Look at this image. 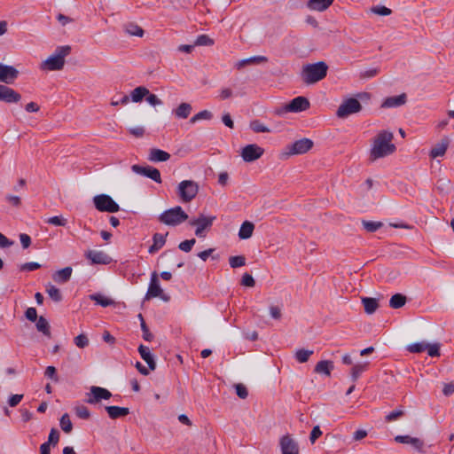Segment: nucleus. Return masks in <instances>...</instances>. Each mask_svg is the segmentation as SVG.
<instances>
[{
    "instance_id": "obj_1",
    "label": "nucleus",
    "mask_w": 454,
    "mask_h": 454,
    "mask_svg": "<svg viewBox=\"0 0 454 454\" xmlns=\"http://www.w3.org/2000/svg\"><path fill=\"white\" fill-rule=\"evenodd\" d=\"M394 134L388 130L380 131L373 138L370 150V160L374 161L394 153L396 146L393 144Z\"/></svg>"
},
{
    "instance_id": "obj_2",
    "label": "nucleus",
    "mask_w": 454,
    "mask_h": 454,
    "mask_svg": "<svg viewBox=\"0 0 454 454\" xmlns=\"http://www.w3.org/2000/svg\"><path fill=\"white\" fill-rule=\"evenodd\" d=\"M328 66L324 61L303 66L301 78L304 83L313 84L323 80L327 74Z\"/></svg>"
},
{
    "instance_id": "obj_3",
    "label": "nucleus",
    "mask_w": 454,
    "mask_h": 454,
    "mask_svg": "<svg viewBox=\"0 0 454 454\" xmlns=\"http://www.w3.org/2000/svg\"><path fill=\"white\" fill-rule=\"evenodd\" d=\"M71 52L69 45L57 47L55 53L44 60L41 66L42 69L50 71L61 70L65 65V58Z\"/></svg>"
},
{
    "instance_id": "obj_4",
    "label": "nucleus",
    "mask_w": 454,
    "mask_h": 454,
    "mask_svg": "<svg viewBox=\"0 0 454 454\" xmlns=\"http://www.w3.org/2000/svg\"><path fill=\"white\" fill-rule=\"evenodd\" d=\"M188 219V215L180 206L165 210L159 215V221L168 226H177Z\"/></svg>"
},
{
    "instance_id": "obj_5",
    "label": "nucleus",
    "mask_w": 454,
    "mask_h": 454,
    "mask_svg": "<svg viewBox=\"0 0 454 454\" xmlns=\"http://www.w3.org/2000/svg\"><path fill=\"white\" fill-rule=\"evenodd\" d=\"M199 192V184L192 180H184L178 184L177 195L184 202L192 201Z\"/></svg>"
},
{
    "instance_id": "obj_6",
    "label": "nucleus",
    "mask_w": 454,
    "mask_h": 454,
    "mask_svg": "<svg viewBox=\"0 0 454 454\" xmlns=\"http://www.w3.org/2000/svg\"><path fill=\"white\" fill-rule=\"evenodd\" d=\"M93 203L100 212L115 213L120 210L119 205L107 194L96 195L93 198Z\"/></svg>"
},
{
    "instance_id": "obj_7",
    "label": "nucleus",
    "mask_w": 454,
    "mask_h": 454,
    "mask_svg": "<svg viewBox=\"0 0 454 454\" xmlns=\"http://www.w3.org/2000/svg\"><path fill=\"white\" fill-rule=\"evenodd\" d=\"M309 106L310 103L309 99L305 97L299 96L292 99L282 109L277 110L276 113L278 114L285 113H300L308 110Z\"/></svg>"
},
{
    "instance_id": "obj_8",
    "label": "nucleus",
    "mask_w": 454,
    "mask_h": 454,
    "mask_svg": "<svg viewBox=\"0 0 454 454\" xmlns=\"http://www.w3.org/2000/svg\"><path fill=\"white\" fill-rule=\"evenodd\" d=\"M362 110V105L354 98L344 100L337 109L336 115L339 118H347L350 114L359 113Z\"/></svg>"
},
{
    "instance_id": "obj_9",
    "label": "nucleus",
    "mask_w": 454,
    "mask_h": 454,
    "mask_svg": "<svg viewBox=\"0 0 454 454\" xmlns=\"http://www.w3.org/2000/svg\"><path fill=\"white\" fill-rule=\"evenodd\" d=\"M155 297H160V299H162L164 301H168L169 300V296L163 294V291L160 286L158 274L154 271L151 276L149 287L145 294V300H150Z\"/></svg>"
},
{
    "instance_id": "obj_10",
    "label": "nucleus",
    "mask_w": 454,
    "mask_h": 454,
    "mask_svg": "<svg viewBox=\"0 0 454 454\" xmlns=\"http://www.w3.org/2000/svg\"><path fill=\"white\" fill-rule=\"evenodd\" d=\"M313 147V141L309 138H301L296 140L286 146L287 155L302 154L309 152Z\"/></svg>"
},
{
    "instance_id": "obj_11",
    "label": "nucleus",
    "mask_w": 454,
    "mask_h": 454,
    "mask_svg": "<svg viewBox=\"0 0 454 454\" xmlns=\"http://www.w3.org/2000/svg\"><path fill=\"white\" fill-rule=\"evenodd\" d=\"M264 149L255 144H250L242 148L241 157L246 162H253L261 158Z\"/></svg>"
},
{
    "instance_id": "obj_12",
    "label": "nucleus",
    "mask_w": 454,
    "mask_h": 454,
    "mask_svg": "<svg viewBox=\"0 0 454 454\" xmlns=\"http://www.w3.org/2000/svg\"><path fill=\"white\" fill-rule=\"evenodd\" d=\"M86 402L90 404L99 403L101 400H108L112 396V393L106 388L92 386L90 387V394H87Z\"/></svg>"
},
{
    "instance_id": "obj_13",
    "label": "nucleus",
    "mask_w": 454,
    "mask_h": 454,
    "mask_svg": "<svg viewBox=\"0 0 454 454\" xmlns=\"http://www.w3.org/2000/svg\"><path fill=\"white\" fill-rule=\"evenodd\" d=\"M131 170L141 176H145L154 182L160 184L161 183V177H160V172L156 168L151 167V166H140V165H132Z\"/></svg>"
},
{
    "instance_id": "obj_14",
    "label": "nucleus",
    "mask_w": 454,
    "mask_h": 454,
    "mask_svg": "<svg viewBox=\"0 0 454 454\" xmlns=\"http://www.w3.org/2000/svg\"><path fill=\"white\" fill-rule=\"evenodd\" d=\"M215 216H205L200 215L198 218L190 221L191 226H196L195 235L198 237H204L203 231L212 226Z\"/></svg>"
},
{
    "instance_id": "obj_15",
    "label": "nucleus",
    "mask_w": 454,
    "mask_h": 454,
    "mask_svg": "<svg viewBox=\"0 0 454 454\" xmlns=\"http://www.w3.org/2000/svg\"><path fill=\"white\" fill-rule=\"evenodd\" d=\"M279 445L281 454H299L300 448L297 441L290 434H286L280 438Z\"/></svg>"
},
{
    "instance_id": "obj_16",
    "label": "nucleus",
    "mask_w": 454,
    "mask_h": 454,
    "mask_svg": "<svg viewBox=\"0 0 454 454\" xmlns=\"http://www.w3.org/2000/svg\"><path fill=\"white\" fill-rule=\"evenodd\" d=\"M19 71L12 66L0 63V82L5 84H12L18 78Z\"/></svg>"
},
{
    "instance_id": "obj_17",
    "label": "nucleus",
    "mask_w": 454,
    "mask_h": 454,
    "mask_svg": "<svg viewBox=\"0 0 454 454\" xmlns=\"http://www.w3.org/2000/svg\"><path fill=\"white\" fill-rule=\"evenodd\" d=\"M21 99V95L13 89L0 84V101L7 104L18 103Z\"/></svg>"
},
{
    "instance_id": "obj_18",
    "label": "nucleus",
    "mask_w": 454,
    "mask_h": 454,
    "mask_svg": "<svg viewBox=\"0 0 454 454\" xmlns=\"http://www.w3.org/2000/svg\"><path fill=\"white\" fill-rule=\"evenodd\" d=\"M85 256L92 264H108L111 262L110 256L102 251L88 250Z\"/></svg>"
},
{
    "instance_id": "obj_19",
    "label": "nucleus",
    "mask_w": 454,
    "mask_h": 454,
    "mask_svg": "<svg viewBox=\"0 0 454 454\" xmlns=\"http://www.w3.org/2000/svg\"><path fill=\"white\" fill-rule=\"evenodd\" d=\"M407 101V96L405 93H402L398 96H393L387 98L382 105L381 107L383 108H391V107H398L403 105H404Z\"/></svg>"
},
{
    "instance_id": "obj_20",
    "label": "nucleus",
    "mask_w": 454,
    "mask_h": 454,
    "mask_svg": "<svg viewBox=\"0 0 454 454\" xmlns=\"http://www.w3.org/2000/svg\"><path fill=\"white\" fill-rule=\"evenodd\" d=\"M395 441L399 443L411 444L417 450H421L424 446L422 440L410 435H397L395 437Z\"/></svg>"
},
{
    "instance_id": "obj_21",
    "label": "nucleus",
    "mask_w": 454,
    "mask_h": 454,
    "mask_svg": "<svg viewBox=\"0 0 454 454\" xmlns=\"http://www.w3.org/2000/svg\"><path fill=\"white\" fill-rule=\"evenodd\" d=\"M449 138L444 137L441 140L440 143L436 144L430 151V157L432 159H435L437 157L443 156L449 146Z\"/></svg>"
},
{
    "instance_id": "obj_22",
    "label": "nucleus",
    "mask_w": 454,
    "mask_h": 454,
    "mask_svg": "<svg viewBox=\"0 0 454 454\" xmlns=\"http://www.w3.org/2000/svg\"><path fill=\"white\" fill-rule=\"evenodd\" d=\"M168 234V232L164 235L160 233H155L153 236V245L149 247V254H155L164 247Z\"/></svg>"
},
{
    "instance_id": "obj_23",
    "label": "nucleus",
    "mask_w": 454,
    "mask_h": 454,
    "mask_svg": "<svg viewBox=\"0 0 454 454\" xmlns=\"http://www.w3.org/2000/svg\"><path fill=\"white\" fill-rule=\"evenodd\" d=\"M138 352L143 360L148 364L149 369L154 371L156 368V363L150 352L149 348L141 344L138 347Z\"/></svg>"
},
{
    "instance_id": "obj_24",
    "label": "nucleus",
    "mask_w": 454,
    "mask_h": 454,
    "mask_svg": "<svg viewBox=\"0 0 454 454\" xmlns=\"http://www.w3.org/2000/svg\"><path fill=\"white\" fill-rule=\"evenodd\" d=\"M106 411L112 419H116L129 414V409L127 407L106 406Z\"/></svg>"
},
{
    "instance_id": "obj_25",
    "label": "nucleus",
    "mask_w": 454,
    "mask_h": 454,
    "mask_svg": "<svg viewBox=\"0 0 454 454\" xmlns=\"http://www.w3.org/2000/svg\"><path fill=\"white\" fill-rule=\"evenodd\" d=\"M170 159V154L163 150L153 148L150 150L148 160L153 162L167 161Z\"/></svg>"
},
{
    "instance_id": "obj_26",
    "label": "nucleus",
    "mask_w": 454,
    "mask_h": 454,
    "mask_svg": "<svg viewBox=\"0 0 454 454\" xmlns=\"http://www.w3.org/2000/svg\"><path fill=\"white\" fill-rule=\"evenodd\" d=\"M334 0H309L307 6L309 9L317 12H324L332 5Z\"/></svg>"
},
{
    "instance_id": "obj_27",
    "label": "nucleus",
    "mask_w": 454,
    "mask_h": 454,
    "mask_svg": "<svg viewBox=\"0 0 454 454\" xmlns=\"http://www.w3.org/2000/svg\"><path fill=\"white\" fill-rule=\"evenodd\" d=\"M268 61V58L265 56H254L248 59H241L235 64L237 69L240 70L247 65H255L260 63H265Z\"/></svg>"
},
{
    "instance_id": "obj_28",
    "label": "nucleus",
    "mask_w": 454,
    "mask_h": 454,
    "mask_svg": "<svg viewBox=\"0 0 454 454\" xmlns=\"http://www.w3.org/2000/svg\"><path fill=\"white\" fill-rule=\"evenodd\" d=\"M333 363L330 360H322L319 361L315 368L314 372L318 374H325L326 376L331 375V372L333 370Z\"/></svg>"
},
{
    "instance_id": "obj_29",
    "label": "nucleus",
    "mask_w": 454,
    "mask_h": 454,
    "mask_svg": "<svg viewBox=\"0 0 454 454\" xmlns=\"http://www.w3.org/2000/svg\"><path fill=\"white\" fill-rule=\"evenodd\" d=\"M72 271L71 267H65L53 274V279L57 283H66L70 279Z\"/></svg>"
},
{
    "instance_id": "obj_30",
    "label": "nucleus",
    "mask_w": 454,
    "mask_h": 454,
    "mask_svg": "<svg viewBox=\"0 0 454 454\" xmlns=\"http://www.w3.org/2000/svg\"><path fill=\"white\" fill-rule=\"evenodd\" d=\"M123 29L126 34L131 36L142 37L145 34L144 29L134 22H128L124 24Z\"/></svg>"
},
{
    "instance_id": "obj_31",
    "label": "nucleus",
    "mask_w": 454,
    "mask_h": 454,
    "mask_svg": "<svg viewBox=\"0 0 454 454\" xmlns=\"http://www.w3.org/2000/svg\"><path fill=\"white\" fill-rule=\"evenodd\" d=\"M362 303L366 314H373L379 308V301L376 298L363 297Z\"/></svg>"
},
{
    "instance_id": "obj_32",
    "label": "nucleus",
    "mask_w": 454,
    "mask_h": 454,
    "mask_svg": "<svg viewBox=\"0 0 454 454\" xmlns=\"http://www.w3.org/2000/svg\"><path fill=\"white\" fill-rule=\"evenodd\" d=\"M35 322H36L35 327H36L37 331L42 333L46 337L51 338V326H50L48 320L44 317L40 316Z\"/></svg>"
},
{
    "instance_id": "obj_33",
    "label": "nucleus",
    "mask_w": 454,
    "mask_h": 454,
    "mask_svg": "<svg viewBox=\"0 0 454 454\" xmlns=\"http://www.w3.org/2000/svg\"><path fill=\"white\" fill-rule=\"evenodd\" d=\"M254 225L252 222L245 221L239 231V238L240 239H247L253 235Z\"/></svg>"
},
{
    "instance_id": "obj_34",
    "label": "nucleus",
    "mask_w": 454,
    "mask_h": 454,
    "mask_svg": "<svg viewBox=\"0 0 454 454\" xmlns=\"http://www.w3.org/2000/svg\"><path fill=\"white\" fill-rule=\"evenodd\" d=\"M192 106L189 103H181L175 110L174 114L176 118L186 119L191 114Z\"/></svg>"
},
{
    "instance_id": "obj_35",
    "label": "nucleus",
    "mask_w": 454,
    "mask_h": 454,
    "mask_svg": "<svg viewBox=\"0 0 454 454\" xmlns=\"http://www.w3.org/2000/svg\"><path fill=\"white\" fill-rule=\"evenodd\" d=\"M149 94V90L144 86L135 88L131 93V100L135 103L141 102L143 98Z\"/></svg>"
},
{
    "instance_id": "obj_36",
    "label": "nucleus",
    "mask_w": 454,
    "mask_h": 454,
    "mask_svg": "<svg viewBox=\"0 0 454 454\" xmlns=\"http://www.w3.org/2000/svg\"><path fill=\"white\" fill-rule=\"evenodd\" d=\"M407 298L402 294H394L389 301V306L392 309H400L405 305Z\"/></svg>"
},
{
    "instance_id": "obj_37",
    "label": "nucleus",
    "mask_w": 454,
    "mask_h": 454,
    "mask_svg": "<svg viewBox=\"0 0 454 454\" xmlns=\"http://www.w3.org/2000/svg\"><path fill=\"white\" fill-rule=\"evenodd\" d=\"M90 298L91 301H96L97 304H98L102 307H108V306L114 304V300H112L106 296H104L102 294H91V295H90Z\"/></svg>"
},
{
    "instance_id": "obj_38",
    "label": "nucleus",
    "mask_w": 454,
    "mask_h": 454,
    "mask_svg": "<svg viewBox=\"0 0 454 454\" xmlns=\"http://www.w3.org/2000/svg\"><path fill=\"white\" fill-rule=\"evenodd\" d=\"M61 429L66 433L69 434L73 430V424L67 413L62 415L59 420Z\"/></svg>"
},
{
    "instance_id": "obj_39",
    "label": "nucleus",
    "mask_w": 454,
    "mask_h": 454,
    "mask_svg": "<svg viewBox=\"0 0 454 454\" xmlns=\"http://www.w3.org/2000/svg\"><path fill=\"white\" fill-rule=\"evenodd\" d=\"M368 363L355 364L351 369V377L353 381H356L360 375L366 371Z\"/></svg>"
},
{
    "instance_id": "obj_40",
    "label": "nucleus",
    "mask_w": 454,
    "mask_h": 454,
    "mask_svg": "<svg viewBox=\"0 0 454 454\" xmlns=\"http://www.w3.org/2000/svg\"><path fill=\"white\" fill-rule=\"evenodd\" d=\"M312 354L313 350L301 348L295 352L294 356L299 363H306Z\"/></svg>"
},
{
    "instance_id": "obj_41",
    "label": "nucleus",
    "mask_w": 454,
    "mask_h": 454,
    "mask_svg": "<svg viewBox=\"0 0 454 454\" xmlns=\"http://www.w3.org/2000/svg\"><path fill=\"white\" fill-rule=\"evenodd\" d=\"M46 292L48 295L51 297V299H52L54 301L59 302L62 300L60 291L55 286L49 285L47 286Z\"/></svg>"
},
{
    "instance_id": "obj_42",
    "label": "nucleus",
    "mask_w": 454,
    "mask_h": 454,
    "mask_svg": "<svg viewBox=\"0 0 454 454\" xmlns=\"http://www.w3.org/2000/svg\"><path fill=\"white\" fill-rule=\"evenodd\" d=\"M213 114L208 110H203L196 114L190 119L191 123H195L200 120H211Z\"/></svg>"
},
{
    "instance_id": "obj_43",
    "label": "nucleus",
    "mask_w": 454,
    "mask_h": 454,
    "mask_svg": "<svg viewBox=\"0 0 454 454\" xmlns=\"http://www.w3.org/2000/svg\"><path fill=\"white\" fill-rule=\"evenodd\" d=\"M362 224L368 232H374L383 226V223L381 222H372L365 220L362 221Z\"/></svg>"
},
{
    "instance_id": "obj_44",
    "label": "nucleus",
    "mask_w": 454,
    "mask_h": 454,
    "mask_svg": "<svg viewBox=\"0 0 454 454\" xmlns=\"http://www.w3.org/2000/svg\"><path fill=\"white\" fill-rule=\"evenodd\" d=\"M250 128L255 133L270 132V129L258 120H254V121H251Z\"/></svg>"
},
{
    "instance_id": "obj_45",
    "label": "nucleus",
    "mask_w": 454,
    "mask_h": 454,
    "mask_svg": "<svg viewBox=\"0 0 454 454\" xmlns=\"http://www.w3.org/2000/svg\"><path fill=\"white\" fill-rule=\"evenodd\" d=\"M230 266L233 269L246 265V258L244 255L231 256L229 258Z\"/></svg>"
},
{
    "instance_id": "obj_46",
    "label": "nucleus",
    "mask_w": 454,
    "mask_h": 454,
    "mask_svg": "<svg viewBox=\"0 0 454 454\" xmlns=\"http://www.w3.org/2000/svg\"><path fill=\"white\" fill-rule=\"evenodd\" d=\"M214 40L207 35H200L197 37L194 45L198 46H211L214 44Z\"/></svg>"
},
{
    "instance_id": "obj_47",
    "label": "nucleus",
    "mask_w": 454,
    "mask_h": 454,
    "mask_svg": "<svg viewBox=\"0 0 454 454\" xmlns=\"http://www.w3.org/2000/svg\"><path fill=\"white\" fill-rule=\"evenodd\" d=\"M427 344V343L423 342V341L412 343L407 347V350L411 353H421V352L426 351Z\"/></svg>"
},
{
    "instance_id": "obj_48",
    "label": "nucleus",
    "mask_w": 454,
    "mask_h": 454,
    "mask_svg": "<svg viewBox=\"0 0 454 454\" xmlns=\"http://www.w3.org/2000/svg\"><path fill=\"white\" fill-rule=\"evenodd\" d=\"M139 318L141 319V330L143 332V339L146 341H151L153 338V335L151 333L147 325L145 324L143 317L139 314Z\"/></svg>"
},
{
    "instance_id": "obj_49",
    "label": "nucleus",
    "mask_w": 454,
    "mask_h": 454,
    "mask_svg": "<svg viewBox=\"0 0 454 454\" xmlns=\"http://www.w3.org/2000/svg\"><path fill=\"white\" fill-rule=\"evenodd\" d=\"M46 223L55 226H66L67 223V220L61 215H56L48 218L46 220Z\"/></svg>"
},
{
    "instance_id": "obj_50",
    "label": "nucleus",
    "mask_w": 454,
    "mask_h": 454,
    "mask_svg": "<svg viewBox=\"0 0 454 454\" xmlns=\"http://www.w3.org/2000/svg\"><path fill=\"white\" fill-rule=\"evenodd\" d=\"M74 342L76 345V347L80 348H84L89 345V339L87 335L81 333L74 339Z\"/></svg>"
},
{
    "instance_id": "obj_51",
    "label": "nucleus",
    "mask_w": 454,
    "mask_h": 454,
    "mask_svg": "<svg viewBox=\"0 0 454 454\" xmlns=\"http://www.w3.org/2000/svg\"><path fill=\"white\" fill-rule=\"evenodd\" d=\"M59 432L56 428H51L46 443L56 446L59 441Z\"/></svg>"
},
{
    "instance_id": "obj_52",
    "label": "nucleus",
    "mask_w": 454,
    "mask_h": 454,
    "mask_svg": "<svg viewBox=\"0 0 454 454\" xmlns=\"http://www.w3.org/2000/svg\"><path fill=\"white\" fill-rule=\"evenodd\" d=\"M75 414L77 417L82 419H88L90 417L89 409L84 405H79L75 407Z\"/></svg>"
},
{
    "instance_id": "obj_53",
    "label": "nucleus",
    "mask_w": 454,
    "mask_h": 454,
    "mask_svg": "<svg viewBox=\"0 0 454 454\" xmlns=\"http://www.w3.org/2000/svg\"><path fill=\"white\" fill-rule=\"evenodd\" d=\"M428 356L434 357V356H440V344L434 343V344H427V348Z\"/></svg>"
},
{
    "instance_id": "obj_54",
    "label": "nucleus",
    "mask_w": 454,
    "mask_h": 454,
    "mask_svg": "<svg viewBox=\"0 0 454 454\" xmlns=\"http://www.w3.org/2000/svg\"><path fill=\"white\" fill-rule=\"evenodd\" d=\"M196 243V239H186L184 241H182L181 243H179L178 245V248L184 252H190L192 248V247L194 246V244Z\"/></svg>"
},
{
    "instance_id": "obj_55",
    "label": "nucleus",
    "mask_w": 454,
    "mask_h": 454,
    "mask_svg": "<svg viewBox=\"0 0 454 454\" xmlns=\"http://www.w3.org/2000/svg\"><path fill=\"white\" fill-rule=\"evenodd\" d=\"M235 389H236V394L239 398L246 399L247 397L248 391L243 384H241V383L236 384Z\"/></svg>"
},
{
    "instance_id": "obj_56",
    "label": "nucleus",
    "mask_w": 454,
    "mask_h": 454,
    "mask_svg": "<svg viewBox=\"0 0 454 454\" xmlns=\"http://www.w3.org/2000/svg\"><path fill=\"white\" fill-rule=\"evenodd\" d=\"M41 265L38 262H26L20 265V270L21 271H33L40 269Z\"/></svg>"
},
{
    "instance_id": "obj_57",
    "label": "nucleus",
    "mask_w": 454,
    "mask_h": 454,
    "mask_svg": "<svg viewBox=\"0 0 454 454\" xmlns=\"http://www.w3.org/2000/svg\"><path fill=\"white\" fill-rule=\"evenodd\" d=\"M241 285L247 286V287H254L255 286V281H254V278L252 277V275H250L248 273H245L242 276Z\"/></svg>"
},
{
    "instance_id": "obj_58",
    "label": "nucleus",
    "mask_w": 454,
    "mask_h": 454,
    "mask_svg": "<svg viewBox=\"0 0 454 454\" xmlns=\"http://www.w3.org/2000/svg\"><path fill=\"white\" fill-rule=\"evenodd\" d=\"M372 12L380 16H387L392 12V11L386 6H374L372 8Z\"/></svg>"
},
{
    "instance_id": "obj_59",
    "label": "nucleus",
    "mask_w": 454,
    "mask_h": 454,
    "mask_svg": "<svg viewBox=\"0 0 454 454\" xmlns=\"http://www.w3.org/2000/svg\"><path fill=\"white\" fill-rule=\"evenodd\" d=\"M25 317L27 320L31 322H35L38 319L37 311L35 308H27V310L25 311Z\"/></svg>"
},
{
    "instance_id": "obj_60",
    "label": "nucleus",
    "mask_w": 454,
    "mask_h": 454,
    "mask_svg": "<svg viewBox=\"0 0 454 454\" xmlns=\"http://www.w3.org/2000/svg\"><path fill=\"white\" fill-rule=\"evenodd\" d=\"M404 414L403 411V410H395V411H391L390 413H388L387 416H386V421L387 422H391V421H394L399 418H401L403 415Z\"/></svg>"
},
{
    "instance_id": "obj_61",
    "label": "nucleus",
    "mask_w": 454,
    "mask_h": 454,
    "mask_svg": "<svg viewBox=\"0 0 454 454\" xmlns=\"http://www.w3.org/2000/svg\"><path fill=\"white\" fill-rule=\"evenodd\" d=\"M322 435L319 426H315L310 433L309 441L313 444Z\"/></svg>"
},
{
    "instance_id": "obj_62",
    "label": "nucleus",
    "mask_w": 454,
    "mask_h": 454,
    "mask_svg": "<svg viewBox=\"0 0 454 454\" xmlns=\"http://www.w3.org/2000/svg\"><path fill=\"white\" fill-rule=\"evenodd\" d=\"M233 96V91L231 88H222L219 92V98L225 100Z\"/></svg>"
},
{
    "instance_id": "obj_63",
    "label": "nucleus",
    "mask_w": 454,
    "mask_h": 454,
    "mask_svg": "<svg viewBox=\"0 0 454 454\" xmlns=\"http://www.w3.org/2000/svg\"><path fill=\"white\" fill-rule=\"evenodd\" d=\"M270 314L272 318L278 320L282 316L281 309L278 306L271 305L270 307Z\"/></svg>"
},
{
    "instance_id": "obj_64",
    "label": "nucleus",
    "mask_w": 454,
    "mask_h": 454,
    "mask_svg": "<svg viewBox=\"0 0 454 454\" xmlns=\"http://www.w3.org/2000/svg\"><path fill=\"white\" fill-rule=\"evenodd\" d=\"M146 97V101L152 106H159L162 104V101L155 95L149 92Z\"/></svg>"
}]
</instances>
